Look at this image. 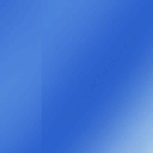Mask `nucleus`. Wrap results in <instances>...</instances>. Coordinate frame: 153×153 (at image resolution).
<instances>
[{
  "instance_id": "nucleus-1",
  "label": "nucleus",
  "mask_w": 153,
  "mask_h": 153,
  "mask_svg": "<svg viewBox=\"0 0 153 153\" xmlns=\"http://www.w3.org/2000/svg\"><path fill=\"white\" fill-rule=\"evenodd\" d=\"M48 133H47V119L46 118V153H48Z\"/></svg>"
},
{
  "instance_id": "nucleus-2",
  "label": "nucleus",
  "mask_w": 153,
  "mask_h": 153,
  "mask_svg": "<svg viewBox=\"0 0 153 153\" xmlns=\"http://www.w3.org/2000/svg\"><path fill=\"white\" fill-rule=\"evenodd\" d=\"M48 51H49V48H48Z\"/></svg>"
},
{
  "instance_id": "nucleus-3",
  "label": "nucleus",
  "mask_w": 153,
  "mask_h": 153,
  "mask_svg": "<svg viewBox=\"0 0 153 153\" xmlns=\"http://www.w3.org/2000/svg\"><path fill=\"white\" fill-rule=\"evenodd\" d=\"M48 51H49V48H48Z\"/></svg>"
},
{
  "instance_id": "nucleus-4",
  "label": "nucleus",
  "mask_w": 153,
  "mask_h": 153,
  "mask_svg": "<svg viewBox=\"0 0 153 153\" xmlns=\"http://www.w3.org/2000/svg\"><path fill=\"white\" fill-rule=\"evenodd\" d=\"M48 51H49V48H48Z\"/></svg>"
},
{
  "instance_id": "nucleus-5",
  "label": "nucleus",
  "mask_w": 153,
  "mask_h": 153,
  "mask_svg": "<svg viewBox=\"0 0 153 153\" xmlns=\"http://www.w3.org/2000/svg\"><path fill=\"white\" fill-rule=\"evenodd\" d=\"M48 51H49V48H48Z\"/></svg>"
},
{
  "instance_id": "nucleus-6",
  "label": "nucleus",
  "mask_w": 153,
  "mask_h": 153,
  "mask_svg": "<svg viewBox=\"0 0 153 153\" xmlns=\"http://www.w3.org/2000/svg\"><path fill=\"white\" fill-rule=\"evenodd\" d=\"M48 51H49V48H48Z\"/></svg>"
},
{
  "instance_id": "nucleus-7",
  "label": "nucleus",
  "mask_w": 153,
  "mask_h": 153,
  "mask_svg": "<svg viewBox=\"0 0 153 153\" xmlns=\"http://www.w3.org/2000/svg\"><path fill=\"white\" fill-rule=\"evenodd\" d=\"M46 113H47V111H46Z\"/></svg>"
},
{
  "instance_id": "nucleus-8",
  "label": "nucleus",
  "mask_w": 153,
  "mask_h": 153,
  "mask_svg": "<svg viewBox=\"0 0 153 153\" xmlns=\"http://www.w3.org/2000/svg\"><path fill=\"white\" fill-rule=\"evenodd\" d=\"M48 74L49 73V72H48Z\"/></svg>"
},
{
  "instance_id": "nucleus-9",
  "label": "nucleus",
  "mask_w": 153,
  "mask_h": 153,
  "mask_svg": "<svg viewBox=\"0 0 153 153\" xmlns=\"http://www.w3.org/2000/svg\"><path fill=\"white\" fill-rule=\"evenodd\" d=\"M48 106H49V105H48Z\"/></svg>"
}]
</instances>
